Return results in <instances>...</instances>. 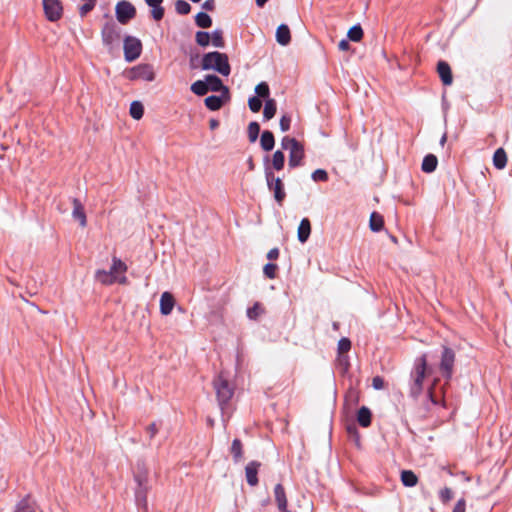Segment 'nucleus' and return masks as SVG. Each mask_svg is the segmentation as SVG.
<instances>
[{
	"instance_id": "nucleus-1",
	"label": "nucleus",
	"mask_w": 512,
	"mask_h": 512,
	"mask_svg": "<svg viewBox=\"0 0 512 512\" xmlns=\"http://www.w3.org/2000/svg\"><path fill=\"white\" fill-rule=\"evenodd\" d=\"M149 471L144 459H138L134 469L135 502L139 509L147 510V494L150 489L148 483Z\"/></svg>"
},
{
	"instance_id": "nucleus-2",
	"label": "nucleus",
	"mask_w": 512,
	"mask_h": 512,
	"mask_svg": "<svg viewBox=\"0 0 512 512\" xmlns=\"http://www.w3.org/2000/svg\"><path fill=\"white\" fill-rule=\"evenodd\" d=\"M201 68L202 70H214L223 76H228L231 72L227 54L219 51H211L203 54Z\"/></svg>"
},
{
	"instance_id": "nucleus-3",
	"label": "nucleus",
	"mask_w": 512,
	"mask_h": 512,
	"mask_svg": "<svg viewBox=\"0 0 512 512\" xmlns=\"http://www.w3.org/2000/svg\"><path fill=\"white\" fill-rule=\"evenodd\" d=\"M427 370V356L425 354L417 357L411 371L410 396L417 399L423 390V381Z\"/></svg>"
},
{
	"instance_id": "nucleus-4",
	"label": "nucleus",
	"mask_w": 512,
	"mask_h": 512,
	"mask_svg": "<svg viewBox=\"0 0 512 512\" xmlns=\"http://www.w3.org/2000/svg\"><path fill=\"white\" fill-rule=\"evenodd\" d=\"M270 159L269 156L266 155L264 157V174H265V180L267 184V188L270 192L273 193L275 201L282 206L285 198H286V192L284 188V183L280 177H276L274 172L272 171L270 167Z\"/></svg>"
},
{
	"instance_id": "nucleus-5",
	"label": "nucleus",
	"mask_w": 512,
	"mask_h": 512,
	"mask_svg": "<svg viewBox=\"0 0 512 512\" xmlns=\"http://www.w3.org/2000/svg\"><path fill=\"white\" fill-rule=\"evenodd\" d=\"M121 28L114 22H105L101 29V40L109 53L119 49Z\"/></svg>"
},
{
	"instance_id": "nucleus-6",
	"label": "nucleus",
	"mask_w": 512,
	"mask_h": 512,
	"mask_svg": "<svg viewBox=\"0 0 512 512\" xmlns=\"http://www.w3.org/2000/svg\"><path fill=\"white\" fill-rule=\"evenodd\" d=\"M219 407L224 411L225 406L229 403L234 395V386L219 374L213 381Z\"/></svg>"
},
{
	"instance_id": "nucleus-7",
	"label": "nucleus",
	"mask_w": 512,
	"mask_h": 512,
	"mask_svg": "<svg viewBox=\"0 0 512 512\" xmlns=\"http://www.w3.org/2000/svg\"><path fill=\"white\" fill-rule=\"evenodd\" d=\"M124 76L130 81L144 80L151 82L155 79V72L151 64L142 63L125 70Z\"/></svg>"
},
{
	"instance_id": "nucleus-8",
	"label": "nucleus",
	"mask_w": 512,
	"mask_h": 512,
	"mask_svg": "<svg viewBox=\"0 0 512 512\" xmlns=\"http://www.w3.org/2000/svg\"><path fill=\"white\" fill-rule=\"evenodd\" d=\"M123 50L125 61L131 63L141 56L143 45L139 38L126 35L123 39Z\"/></svg>"
},
{
	"instance_id": "nucleus-9",
	"label": "nucleus",
	"mask_w": 512,
	"mask_h": 512,
	"mask_svg": "<svg viewBox=\"0 0 512 512\" xmlns=\"http://www.w3.org/2000/svg\"><path fill=\"white\" fill-rule=\"evenodd\" d=\"M455 351L443 346L439 363V370L446 381L451 380L454 371Z\"/></svg>"
},
{
	"instance_id": "nucleus-10",
	"label": "nucleus",
	"mask_w": 512,
	"mask_h": 512,
	"mask_svg": "<svg viewBox=\"0 0 512 512\" xmlns=\"http://www.w3.org/2000/svg\"><path fill=\"white\" fill-rule=\"evenodd\" d=\"M137 11L135 6L128 0H120L115 6V16L117 21L122 24H128L136 17Z\"/></svg>"
},
{
	"instance_id": "nucleus-11",
	"label": "nucleus",
	"mask_w": 512,
	"mask_h": 512,
	"mask_svg": "<svg viewBox=\"0 0 512 512\" xmlns=\"http://www.w3.org/2000/svg\"><path fill=\"white\" fill-rule=\"evenodd\" d=\"M45 17L50 22L58 21L63 14V6L60 0H43Z\"/></svg>"
},
{
	"instance_id": "nucleus-12",
	"label": "nucleus",
	"mask_w": 512,
	"mask_h": 512,
	"mask_svg": "<svg viewBox=\"0 0 512 512\" xmlns=\"http://www.w3.org/2000/svg\"><path fill=\"white\" fill-rule=\"evenodd\" d=\"M230 100L229 88H225L220 95H210L205 98V106L211 111L219 110L226 102Z\"/></svg>"
},
{
	"instance_id": "nucleus-13",
	"label": "nucleus",
	"mask_w": 512,
	"mask_h": 512,
	"mask_svg": "<svg viewBox=\"0 0 512 512\" xmlns=\"http://www.w3.org/2000/svg\"><path fill=\"white\" fill-rule=\"evenodd\" d=\"M439 78L444 86H450L453 83L452 69L445 60H439L436 65Z\"/></svg>"
},
{
	"instance_id": "nucleus-14",
	"label": "nucleus",
	"mask_w": 512,
	"mask_h": 512,
	"mask_svg": "<svg viewBox=\"0 0 512 512\" xmlns=\"http://www.w3.org/2000/svg\"><path fill=\"white\" fill-rule=\"evenodd\" d=\"M305 157L304 146L302 143L292 147L289 152L288 165L291 169L297 168L302 165Z\"/></svg>"
},
{
	"instance_id": "nucleus-15",
	"label": "nucleus",
	"mask_w": 512,
	"mask_h": 512,
	"mask_svg": "<svg viewBox=\"0 0 512 512\" xmlns=\"http://www.w3.org/2000/svg\"><path fill=\"white\" fill-rule=\"evenodd\" d=\"M260 467H261V463L256 460L250 461L246 465L245 476H246V481H247L248 485L253 487L258 484V482H259L258 471H259Z\"/></svg>"
},
{
	"instance_id": "nucleus-16",
	"label": "nucleus",
	"mask_w": 512,
	"mask_h": 512,
	"mask_svg": "<svg viewBox=\"0 0 512 512\" xmlns=\"http://www.w3.org/2000/svg\"><path fill=\"white\" fill-rule=\"evenodd\" d=\"M151 8L150 14L154 21H161L165 15V8L162 6L164 0H144Z\"/></svg>"
},
{
	"instance_id": "nucleus-17",
	"label": "nucleus",
	"mask_w": 512,
	"mask_h": 512,
	"mask_svg": "<svg viewBox=\"0 0 512 512\" xmlns=\"http://www.w3.org/2000/svg\"><path fill=\"white\" fill-rule=\"evenodd\" d=\"M274 497L279 511L281 512H289L287 509L288 502L286 497V492L282 484L278 483L274 487Z\"/></svg>"
},
{
	"instance_id": "nucleus-18",
	"label": "nucleus",
	"mask_w": 512,
	"mask_h": 512,
	"mask_svg": "<svg viewBox=\"0 0 512 512\" xmlns=\"http://www.w3.org/2000/svg\"><path fill=\"white\" fill-rule=\"evenodd\" d=\"M73 211L72 217L74 220L78 221L81 227H85L87 224L86 213L81 201L77 198H73Z\"/></svg>"
},
{
	"instance_id": "nucleus-19",
	"label": "nucleus",
	"mask_w": 512,
	"mask_h": 512,
	"mask_svg": "<svg viewBox=\"0 0 512 512\" xmlns=\"http://www.w3.org/2000/svg\"><path fill=\"white\" fill-rule=\"evenodd\" d=\"M174 305L175 299L172 293L168 291L163 292L160 297V313L165 316L169 315L172 312Z\"/></svg>"
},
{
	"instance_id": "nucleus-20",
	"label": "nucleus",
	"mask_w": 512,
	"mask_h": 512,
	"mask_svg": "<svg viewBox=\"0 0 512 512\" xmlns=\"http://www.w3.org/2000/svg\"><path fill=\"white\" fill-rule=\"evenodd\" d=\"M204 79L207 84L208 92L212 91V92L223 93L225 88H228L227 86H225L223 84V81L221 80V78L215 74H207Z\"/></svg>"
},
{
	"instance_id": "nucleus-21",
	"label": "nucleus",
	"mask_w": 512,
	"mask_h": 512,
	"mask_svg": "<svg viewBox=\"0 0 512 512\" xmlns=\"http://www.w3.org/2000/svg\"><path fill=\"white\" fill-rule=\"evenodd\" d=\"M36 508V502L31 499L30 495H26L19 502H17L13 512H35Z\"/></svg>"
},
{
	"instance_id": "nucleus-22",
	"label": "nucleus",
	"mask_w": 512,
	"mask_h": 512,
	"mask_svg": "<svg viewBox=\"0 0 512 512\" xmlns=\"http://www.w3.org/2000/svg\"><path fill=\"white\" fill-rule=\"evenodd\" d=\"M356 420L361 427H369L372 423L371 410L367 406H361L357 411Z\"/></svg>"
},
{
	"instance_id": "nucleus-23",
	"label": "nucleus",
	"mask_w": 512,
	"mask_h": 512,
	"mask_svg": "<svg viewBox=\"0 0 512 512\" xmlns=\"http://www.w3.org/2000/svg\"><path fill=\"white\" fill-rule=\"evenodd\" d=\"M276 41L281 46H287L291 42L290 28L286 24H280L276 29Z\"/></svg>"
},
{
	"instance_id": "nucleus-24",
	"label": "nucleus",
	"mask_w": 512,
	"mask_h": 512,
	"mask_svg": "<svg viewBox=\"0 0 512 512\" xmlns=\"http://www.w3.org/2000/svg\"><path fill=\"white\" fill-rule=\"evenodd\" d=\"M311 234V222L308 218H303L300 221L297 231L298 241L302 244L306 243Z\"/></svg>"
},
{
	"instance_id": "nucleus-25",
	"label": "nucleus",
	"mask_w": 512,
	"mask_h": 512,
	"mask_svg": "<svg viewBox=\"0 0 512 512\" xmlns=\"http://www.w3.org/2000/svg\"><path fill=\"white\" fill-rule=\"evenodd\" d=\"M260 146L266 152H270L273 150L275 146V137L272 131L264 130L261 133Z\"/></svg>"
},
{
	"instance_id": "nucleus-26",
	"label": "nucleus",
	"mask_w": 512,
	"mask_h": 512,
	"mask_svg": "<svg viewBox=\"0 0 512 512\" xmlns=\"http://www.w3.org/2000/svg\"><path fill=\"white\" fill-rule=\"evenodd\" d=\"M493 165L496 169L502 170L507 165V154L506 151L500 147L497 148L493 154Z\"/></svg>"
},
{
	"instance_id": "nucleus-27",
	"label": "nucleus",
	"mask_w": 512,
	"mask_h": 512,
	"mask_svg": "<svg viewBox=\"0 0 512 512\" xmlns=\"http://www.w3.org/2000/svg\"><path fill=\"white\" fill-rule=\"evenodd\" d=\"M438 159L434 154H427L424 156L421 169L425 173H432L436 170Z\"/></svg>"
},
{
	"instance_id": "nucleus-28",
	"label": "nucleus",
	"mask_w": 512,
	"mask_h": 512,
	"mask_svg": "<svg viewBox=\"0 0 512 512\" xmlns=\"http://www.w3.org/2000/svg\"><path fill=\"white\" fill-rule=\"evenodd\" d=\"M401 482L405 487H414L418 483V477L412 470H402L400 475Z\"/></svg>"
},
{
	"instance_id": "nucleus-29",
	"label": "nucleus",
	"mask_w": 512,
	"mask_h": 512,
	"mask_svg": "<svg viewBox=\"0 0 512 512\" xmlns=\"http://www.w3.org/2000/svg\"><path fill=\"white\" fill-rule=\"evenodd\" d=\"M369 227L373 232H380L384 227L383 216L378 212H372L370 215Z\"/></svg>"
},
{
	"instance_id": "nucleus-30",
	"label": "nucleus",
	"mask_w": 512,
	"mask_h": 512,
	"mask_svg": "<svg viewBox=\"0 0 512 512\" xmlns=\"http://www.w3.org/2000/svg\"><path fill=\"white\" fill-rule=\"evenodd\" d=\"M277 112V103L275 99L268 98L265 101L263 118L265 121L271 120Z\"/></svg>"
},
{
	"instance_id": "nucleus-31",
	"label": "nucleus",
	"mask_w": 512,
	"mask_h": 512,
	"mask_svg": "<svg viewBox=\"0 0 512 512\" xmlns=\"http://www.w3.org/2000/svg\"><path fill=\"white\" fill-rule=\"evenodd\" d=\"M212 23H213V21H212L211 16L204 11L198 12L195 15V24L199 28L208 29L212 26Z\"/></svg>"
},
{
	"instance_id": "nucleus-32",
	"label": "nucleus",
	"mask_w": 512,
	"mask_h": 512,
	"mask_svg": "<svg viewBox=\"0 0 512 512\" xmlns=\"http://www.w3.org/2000/svg\"><path fill=\"white\" fill-rule=\"evenodd\" d=\"M285 165V154L282 150H276L273 153L272 160H271V169L280 171L284 168Z\"/></svg>"
},
{
	"instance_id": "nucleus-33",
	"label": "nucleus",
	"mask_w": 512,
	"mask_h": 512,
	"mask_svg": "<svg viewBox=\"0 0 512 512\" xmlns=\"http://www.w3.org/2000/svg\"><path fill=\"white\" fill-rule=\"evenodd\" d=\"M230 452H231V454L233 456V460H234L235 463H238V462H240L242 460V458H243V445H242V442H241L240 439L235 438L232 441Z\"/></svg>"
},
{
	"instance_id": "nucleus-34",
	"label": "nucleus",
	"mask_w": 512,
	"mask_h": 512,
	"mask_svg": "<svg viewBox=\"0 0 512 512\" xmlns=\"http://www.w3.org/2000/svg\"><path fill=\"white\" fill-rule=\"evenodd\" d=\"M96 279L104 284V285H111L114 282H116V277L113 275V273L109 270H97L95 274Z\"/></svg>"
},
{
	"instance_id": "nucleus-35",
	"label": "nucleus",
	"mask_w": 512,
	"mask_h": 512,
	"mask_svg": "<svg viewBox=\"0 0 512 512\" xmlns=\"http://www.w3.org/2000/svg\"><path fill=\"white\" fill-rule=\"evenodd\" d=\"M363 29L359 23L353 25L347 32V38L353 42H359L363 38Z\"/></svg>"
},
{
	"instance_id": "nucleus-36",
	"label": "nucleus",
	"mask_w": 512,
	"mask_h": 512,
	"mask_svg": "<svg viewBox=\"0 0 512 512\" xmlns=\"http://www.w3.org/2000/svg\"><path fill=\"white\" fill-rule=\"evenodd\" d=\"M129 113L135 120H140L144 115V106L140 101H133L130 104Z\"/></svg>"
},
{
	"instance_id": "nucleus-37",
	"label": "nucleus",
	"mask_w": 512,
	"mask_h": 512,
	"mask_svg": "<svg viewBox=\"0 0 512 512\" xmlns=\"http://www.w3.org/2000/svg\"><path fill=\"white\" fill-rule=\"evenodd\" d=\"M190 89L197 96H204L208 93L205 79L195 81L192 83Z\"/></svg>"
},
{
	"instance_id": "nucleus-38",
	"label": "nucleus",
	"mask_w": 512,
	"mask_h": 512,
	"mask_svg": "<svg viewBox=\"0 0 512 512\" xmlns=\"http://www.w3.org/2000/svg\"><path fill=\"white\" fill-rule=\"evenodd\" d=\"M264 313V308L262 307L261 303L259 302H255L253 304V306L249 307L247 309V317L250 319V320H257L260 315H262Z\"/></svg>"
},
{
	"instance_id": "nucleus-39",
	"label": "nucleus",
	"mask_w": 512,
	"mask_h": 512,
	"mask_svg": "<svg viewBox=\"0 0 512 512\" xmlns=\"http://www.w3.org/2000/svg\"><path fill=\"white\" fill-rule=\"evenodd\" d=\"M337 368L342 375L346 374L350 369V360L348 355H337L336 358Z\"/></svg>"
},
{
	"instance_id": "nucleus-40",
	"label": "nucleus",
	"mask_w": 512,
	"mask_h": 512,
	"mask_svg": "<svg viewBox=\"0 0 512 512\" xmlns=\"http://www.w3.org/2000/svg\"><path fill=\"white\" fill-rule=\"evenodd\" d=\"M346 431H347L350 439L359 448L361 446V440H360V433L358 431L357 426L354 423H351V424L347 425Z\"/></svg>"
},
{
	"instance_id": "nucleus-41",
	"label": "nucleus",
	"mask_w": 512,
	"mask_h": 512,
	"mask_svg": "<svg viewBox=\"0 0 512 512\" xmlns=\"http://www.w3.org/2000/svg\"><path fill=\"white\" fill-rule=\"evenodd\" d=\"M255 93L256 97H259L260 99H265V101L270 98V88L269 85L266 82H260L255 87Z\"/></svg>"
},
{
	"instance_id": "nucleus-42",
	"label": "nucleus",
	"mask_w": 512,
	"mask_h": 512,
	"mask_svg": "<svg viewBox=\"0 0 512 512\" xmlns=\"http://www.w3.org/2000/svg\"><path fill=\"white\" fill-rule=\"evenodd\" d=\"M260 134V124L252 121L248 125V139L251 143L256 142Z\"/></svg>"
},
{
	"instance_id": "nucleus-43",
	"label": "nucleus",
	"mask_w": 512,
	"mask_h": 512,
	"mask_svg": "<svg viewBox=\"0 0 512 512\" xmlns=\"http://www.w3.org/2000/svg\"><path fill=\"white\" fill-rule=\"evenodd\" d=\"M211 43L214 47L217 48H223L225 46L223 31L221 29H215L211 33Z\"/></svg>"
},
{
	"instance_id": "nucleus-44",
	"label": "nucleus",
	"mask_w": 512,
	"mask_h": 512,
	"mask_svg": "<svg viewBox=\"0 0 512 512\" xmlns=\"http://www.w3.org/2000/svg\"><path fill=\"white\" fill-rule=\"evenodd\" d=\"M211 34L206 31H197L195 41L201 47H207L210 44Z\"/></svg>"
},
{
	"instance_id": "nucleus-45",
	"label": "nucleus",
	"mask_w": 512,
	"mask_h": 512,
	"mask_svg": "<svg viewBox=\"0 0 512 512\" xmlns=\"http://www.w3.org/2000/svg\"><path fill=\"white\" fill-rule=\"evenodd\" d=\"M110 271L115 276L116 273H124L127 271V265L119 258L113 257L112 258V265L110 267Z\"/></svg>"
},
{
	"instance_id": "nucleus-46",
	"label": "nucleus",
	"mask_w": 512,
	"mask_h": 512,
	"mask_svg": "<svg viewBox=\"0 0 512 512\" xmlns=\"http://www.w3.org/2000/svg\"><path fill=\"white\" fill-rule=\"evenodd\" d=\"M175 11L179 15H187L191 11V5L185 0H177L175 2Z\"/></svg>"
},
{
	"instance_id": "nucleus-47",
	"label": "nucleus",
	"mask_w": 512,
	"mask_h": 512,
	"mask_svg": "<svg viewBox=\"0 0 512 512\" xmlns=\"http://www.w3.org/2000/svg\"><path fill=\"white\" fill-rule=\"evenodd\" d=\"M311 178L315 182H326L329 179V175L325 169L319 168L312 172Z\"/></svg>"
},
{
	"instance_id": "nucleus-48",
	"label": "nucleus",
	"mask_w": 512,
	"mask_h": 512,
	"mask_svg": "<svg viewBox=\"0 0 512 512\" xmlns=\"http://www.w3.org/2000/svg\"><path fill=\"white\" fill-rule=\"evenodd\" d=\"M338 355H347L346 353L351 349V340L347 337H342L338 341Z\"/></svg>"
},
{
	"instance_id": "nucleus-49",
	"label": "nucleus",
	"mask_w": 512,
	"mask_h": 512,
	"mask_svg": "<svg viewBox=\"0 0 512 512\" xmlns=\"http://www.w3.org/2000/svg\"><path fill=\"white\" fill-rule=\"evenodd\" d=\"M278 270V265L268 262L263 267V273L268 279L276 278V271Z\"/></svg>"
},
{
	"instance_id": "nucleus-50",
	"label": "nucleus",
	"mask_w": 512,
	"mask_h": 512,
	"mask_svg": "<svg viewBox=\"0 0 512 512\" xmlns=\"http://www.w3.org/2000/svg\"><path fill=\"white\" fill-rule=\"evenodd\" d=\"M248 106L253 113H257L262 108V99L256 96H252L248 99Z\"/></svg>"
},
{
	"instance_id": "nucleus-51",
	"label": "nucleus",
	"mask_w": 512,
	"mask_h": 512,
	"mask_svg": "<svg viewBox=\"0 0 512 512\" xmlns=\"http://www.w3.org/2000/svg\"><path fill=\"white\" fill-rule=\"evenodd\" d=\"M298 144H300V142L297 139H295L293 137H289V136H285L281 140L282 150H288V149L290 150L292 147H295Z\"/></svg>"
},
{
	"instance_id": "nucleus-52",
	"label": "nucleus",
	"mask_w": 512,
	"mask_h": 512,
	"mask_svg": "<svg viewBox=\"0 0 512 512\" xmlns=\"http://www.w3.org/2000/svg\"><path fill=\"white\" fill-rule=\"evenodd\" d=\"M279 126L282 132H287L291 126V116L288 114L282 115L280 118Z\"/></svg>"
},
{
	"instance_id": "nucleus-53",
	"label": "nucleus",
	"mask_w": 512,
	"mask_h": 512,
	"mask_svg": "<svg viewBox=\"0 0 512 512\" xmlns=\"http://www.w3.org/2000/svg\"><path fill=\"white\" fill-rule=\"evenodd\" d=\"M439 497L443 503H447L453 498V492L450 488L445 487L440 491Z\"/></svg>"
},
{
	"instance_id": "nucleus-54",
	"label": "nucleus",
	"mask_w": 512,
	"mask_h": 512,
	"mask_svg": "<svg viewBox=\"0 0 512 512\" xmlns=\"http://www.w3.org/2000/svg\"><path fill=\"white\" fill-rule=\"evenodd\" d=\"M95 5L90 3H84L79 7V14L83 18L85 17L89 12H91L94 9Z\"/></svg>"
},
{
	"instance_id": "nucleus-55",
	"label": "nucleus",
	"mask_w": 512,
	"mask_h": 512,
	"mask_svg": "<svg viewBox=\"0 0 512 512\" xmlns=\"http://www.w3.org/2000/svg\"><path fill=\"white\" fill-rule=\"evenodd\" d=\"M384 379L381 377V376H375L373 377L372 379V387L375 389V390H381L384 388Z\"/></svg>"
},
{
	"instance_id": "nucleus-56",
	"label": "nucleus",
	"mask_w": 512,
	"mask_h": 512,
	"mask_svg": "<svg viewBox=\"0 0 512 512\" xmlns=\"http://www.w3.org/2000/svg\"><path fill=\"white\" fill-rule=\"evenodd\" d=\"M452 512H466V501L464 498L456 502Z\"/></svg>"
},
{
	"instance_id": "nucleus-57",
	"label": "nucleus",
	"mask_w": 512,
	"mask_h": 512,
	"mask_svg": "<svg viewBox=\"0 0 512 512\" xmlns=\"http://www.w3.org/2000/svg\"><path fill=\"white\" fill-rule=\"evenodd\" d=\"M147 433L149 434V438L152 439L158 432V426L156 422L151 423L146 428Z\"/></svg>"
},
{
	"instance_id": "nucleus-58",
	"label": "nucleus",
	"mask_w": 512,
	"mask_h": 512,
	"mask_svg": "<svg viewBox=\"0 0 512 512\" xmlns=\"http://www.w3.org/2000/svg\"><path fill=\"white\" fill-rule=\"evenodd\" d=\"M267 259L272 261L276 260L279 257V249L278 248H272L269 250V252L266 255Z\"/></svg>"
},
{
	"instance_id": "nucleus-59",
	"label": "nucleus",
	"mask_w": 512,
	"mask_h": 512,
	"mask_svg": "<svg viewBox=\"0 0 512 512\" xmlns=\"http://www.w3.org/2000/svg\"><path fill=\"white\" fill-rule=\"evenodd\" d=\"M202 8L206 11H213L215 9V0H205Z\"/></svg>"
},
{
	"instance_id": "nucleus-60",
	"label": "nucleus",
	"mask_w": 512,
	"mask_h": 512,
	"mask_svg": "<svg viewBox=\"0 0 512 512\" xmlns=\"http://www.w3.org/2000/svg\"><path fill=\"white\" fill-rule=\"evenodd\" d=\"M349 39H342L339 44H338V48L341 50V51H348L350 49V43H349Z\"/></svg>"
},
{
	"instance_id": "nucleus-61",
	"label": "nucleus",
	"mask_w": 512,
	"mask_h": 512,
	"mask_svg": "<svg viewBox=\"0 0 512 512\" xmlns=\"http://www.w3.org/2000/svg\"><path fill=\"white\" fill-rule=\"evenodd\" d=\"M219 125H220V122L217 119H215V118L210 119L209 127L211 130H215L216 128L219 127Z\"/></svg>"
},
{
	"instance_id": "nucleus-62",
	"label": "nucleus",
	"mask_w": 512,
	"mask_h": 512,
	"mask_svg": "<svg viewBox=\"0 0 512 512\" xmlns=\"http://www.w3.org/2000/svg\"><path fill=\"white\" fill-rule=\"evenodd\" d=\"M428 396H429V398H430V401H431L434 405H438V403H439V402H438L437 398L434 396V394H433L432 390H429V391H428Z\"/></svg>"
},
{
	"instance_id": "nucleus-63",
	"label": "nucleus",
	"mask_w": 512,
	"mask_h": 512,
	"mask_svg": "<svg viewBox=\"0 0 512 512\" xmlns=\"http://www.w3.org/2000/svg\"><path fill=\"white\" fill-rule=\"evenodd\" d=\"M247 163H248V168H249V170H250V171L254 170L255 165H254V162H253V158H252V157H249V159H248Z\"/></svg>"
},
{
	"instance_id": "nucleus-64",
	"label": "nucleus",
	"mask_w": 512,
	"mask_h": 512,
	"mask_svg": "<svg viewBox=\"0 0 512 512\" xmlns=\"http://www.w3.org/2000/svg\"><path fill=\"white\" fill-rule=\"evenodd\" d=\"M269 0H255L256 2V5L259 7V8H262L265 6V4L268 2Z\"/></svg>"
}]
</instances>
